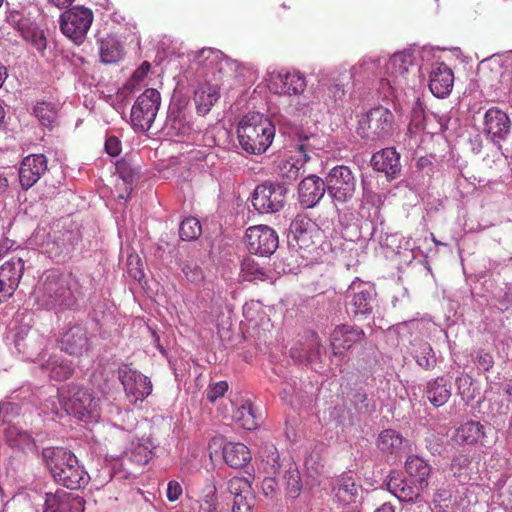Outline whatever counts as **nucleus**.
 <instances>
[{
  "label": "nucleus",
  "mask_w": 512,
  "mask_h": 512,
  "mask_svg": "<svg viewBox=\"0 0 512 512\" xmlns=\"http://www.w3.org/2000/svg\"><path fill=\"white\" fill-rule=\"evenodd\" d=\"M237 134L239 144L245 152L260 155L271 145L275 127L263 114L249 113L240 121Z\"/></svg>",
  "instance_id": "1"
},
{
  "label": "nucleus",
  "mask_w": 512,
  "mask_h": 512,
  "mask_svg": "<svg viewBox=\"0 0 512 512\" xmlns=\"http://www.w3.org/2000/svg\"><path fill=\"white\" fill-rule=\"evenodd\" d=\"M43 457L55 481L66 488L75 490L87 483V474L71 451L62 447L46 448Z\"/></svg>",
  "instance_id": "2"
},
{
  "label": "nucleus",
  "mask_w": 512,
  "mask_h": 512,
  "mask_svg": "<svg viewBox=\"0 0 512 512\" xmlns=\"http://www.w3.org/2000/svg\"><path fill=\"white\" fill-rule=\"evenodd\" d=\"M61 396L68 414L84 422H96L100 418V398L90 389L73 384Z\"/></svg>",
  "instance_id": "3"
},
{
  "label": "nucleus",
  "mask_w": 512,
  "mask_h": 512,
  "mask_svg": "<svg viewBox=\"0 0 512 512\" xmlns=\"http://www.w3.org/2000/svg\"><path fill=\"white\" fill-rule=\"evenodd\" d=\"M36 298L47 309L67 308L75 302L69 279L56 272L45 276L36 289Z\"/></svg>",
  "instance_id": "4"
},
{
  "label": "nucleus",
  "mask_w": 512,
  "mask_h": 512,
  "mask_svg": "<svg viewBox=\"0 0 512 512\" xmlns=\"http://www.w3.org/2000/svg\"><path fill=\"white\" fill-rule=\"evenodd\" d=\"M383 80L395 91L415 87L419 80V67L413 62V56L409 53L394 54L386 64Z\"/></svg>",
  "instance_id": "5"
},
{
  "label": "nucleus",
  "mask_w": 512,
  "mask_h": 512,
  "mask_svg": "<svg viewBox=\"0 0 512 512\" xmlns=\"http://www.w3.org/2000/svg\"><path fill=\"white\" fill-rule=\"evenodd\" d=\"M197 63L205 71L212 74L216 84L233 88V73L238 68V61L227 58L219 50L204 48L197 55Z\"/></svg>",
  "instance_id": "6"
},
{
  "label": "nucleus",
  "mask_w": 512,
  "mask_h": 512,
  "mask_svg": "<svg viewBox=\"0 0 512 512\" xmlns=\"http://www.w3.org/2000/svg\"><path fill=\"white\" fill-rule=\"evenodd\" d=\"M94 15L91 9L84 6H74L60 16V30L75 44L83 43L93 22Z\"/></svg>",
  "instance_id": "7"
},
{
  "label": "nucleus",
  "mask_w": 512,
  "mask_h": 512,
  "mask_svg": "<svg viewBox=\"0 0 512 512\" xmlns=\"http://www.w3.org/2000/svg\"><path fill=\"white\" fill-rule=\"evenodd\" d=\"M394 116L385 107L371 109L359 120L357 134L367 140H377L388 135L393 126Z\"/></svg>",
  "instance_id": "8"
},
{
  "label": "nucleus",
  "mask_w": 512,
  "mask_h": 512,
  "mask_svg": "<svg viewBox=\"0 0 512 512\" xmlns=\"http://www.w3.org/2000/svg\"><path fill=\"white\" fill-rule=\"evenodd\" d=\"M324 181L328 194L335 202L346 203L353 198L357 180L348 166L338 165L333 167Z\"/></svg>",
  "instance_id": "9"
},
{
  "label": "nucleus",
  "mask_w": 512,
  "mask_h": 512,
  "mask_svg": "<svg viewBox=\"0 0 512 512\" xmlns=\"http://www.w3.org/2000/svg\"><path fill=\"white\" fill-rule=\"evenodd\" d=\"M161 96L154 88L146 89L138 96L131 109L132 125L141 131H148L157 115Z\"/></svg>",
  "instance_id": "10"
},
{
  "label": "nucleus",
  "mask_w": 512,
  "mask_h": 512,
  "mask_svg": "<svg viewBox=\"0 0 512 512\" xmlns=\"http://www.w3.org/2000/svg\"><path fill=\"white\" fill-rule=\"evenodd\" d=\"M287 188L280 183L265 182L257 185L252 195V205L261 214L280 211L285 204Z\"/></svg>",
  "instance_id": "11"
},
{
  "label": "nucleus",
  "mask_w": 512,
  "mask_h": 512,
  "mask_svg": "<svg viewBox=\"0 0 512 512\" xmlns=\"http://www.w3.org/2000/svg\"><path fill=\"white\" fill-rule=\"evenodd\" d=\"M118 378L123 385L127 398L133 404L143 401L152 393L151 380L130 365H122L118 369Z\"/></svg>",
  "instance_id": "12"
},
{
  "label": "nucleus",
  "mask_w": 512,
  "mask_h": 512,
  "mask_svg": "<svg viewBox=\"0 0 512 512\" xmlns=\"http://www.w3.org/2000/svg\"><path fill=\"white\" fill-rule=\"evenodd\" d=\"M245 238L249 251L260 256H269L278 247V235L270 226H249Z\"/></svg>",
  "instance_id": "13"
},
{
  "label": "nucleus",
  "mask_w": 512,
  "mask_h": 512,
  "mask_svg": "<svg viewBox=\"0 0 512 512\" xmlns=\"http://www.w3.org/2000/svg\"><path fill=\"white\" fill-rule=\"evenodd\" d=\"M295 147L299 157L295 158L294 156H291L287 159H282L277 165L278 175L290 182L299 178V176L302 174L304 165L310 159L308 155V152L311 150L309 138L307 136L300 138L298 144H296Z\"/></svg>",
  "instance_id": "14"
},
{
  "label": "nucleus",
  "mask_w": 512,
  "mask_h": 512,
  "mask_svg": "<svg viewBox=\"0 0 512 512\" xmlns=\"http://www.w3.org/2000/svg\"><path fill=\"white\" fill-rule=\"evenodd\" d=\"M350 311L354 316L372 313L375 303V289L362 281L353 282L349 287Z\"/></svg>",
  "instance_id": "15"
},
{
  "label": "nucleus",
  "mask_w": 512,
  "mask_h": 512,
  "mask_svg": "<svg viewBox=\"0 0 512 512\" xmlns=\"http://www.w3.org/2000/svg\"><path fill=\"white\" fill-rule=\"evenodd\" d=\"M47 158L44 154L26 156L19 168V181L24 190H28L38 182L47 171Z\"/></svg>",
  "instance_id": "16"
},
{
  "label": "nucleus",
  "mask_w": 512,
  "mask_h": 512,
  "mask_svg": "<svg viewBox=\"0 0 512 512\" xmlns=\"http://www.w3.org/2000/svg\"><path fill=\"white\" fill-rule=\"evenodd\" d=\"M85 500L73 493L57 490L46 494L44 512H84Z\"/></svg>",
  "instance_id": "17"
},
{
  "label": "nucleus",
  "mask_w": 512,
  "mask_h": 512,
  "mask_svg": "<svg viewBox=\"0 0 512 512\" xmlns=\"http://www.w3.org/2000/svg\"><path fill=\"white\" fill-rule=\"evenodd\" d=\"M24 270L22 257H11L0 267V294L10 297L17 288Z\"/></svg>",
  "instance_id": "18"
},
{
  "label": "nucleus",
  "mask_w": 512,
  "mask_h": 512,
  "mask_svg": "<svg viewBox=\"0 0 512 512\" xmlns=\"http://www.w3.org/2000/svg\"><path fill=\"white\" fill-rule=\"evenodd\" d=\"M511 131L508 115L497 107L488 109L484 115V132L494 142L505 140Z\"/></svg>",
  "instance_id": "19"
},
{
  "label": "nucleus",
  "mask_w": 512,
  "mask_h": 512,
  "mask_svg": "<svg viewBox=\"0 0 512 512\" xmlns=\"http://www.w3.org/2000/svg\"><path fill=\"white\" fill-rule=\"evenodd\" d=\"M364 336V331L359 327L350 325L337 326L330 336L333 354L342 355L355 343L361 342Z\"/></svg>",
  "instance_id": "20"
},
{
  "label": "nucleus",
  "mask_w": 512,
  "mask_h": 512,
  "mask_svg": "<svg viewBox=\"0 0 512 512\" xmlns=\"http://www.w3.org/2000/svg\"><path fill=\"white\" fill-rule=\"evenodd\" d=\"M371 164L376 171L383 172L389 180H393L400 175V155L395 148H385L374 153Z\"/></svg>",
  "instance_id": "21"
},
{
  "label": "nucleus",
  "mask_w": 512,
  "mask_h": 512,
  "mask_svg": "<svg viewBox=\"0 0 512 512\" xmlns=\"http://www.w3.org/2000/svg\"><path fill=\"white\" fill-rule=\"evenodd\" d=\"M454 85V74L450 67L444 63L436 64L430 73L429 88L432 94L438 98H444L450 94Z\"/></svg>",
  "instance_id": "22"
},
{
  "label": "nucleus",
  "mask_w": 512,
  "mask_h": 512,
  "mask_svg": "<svg viewBox=\"0 0 512 512\" xmlns=\"http://www.w3.org/2000/svg\"><path fill=\"white\" fill-rule=\"evenodd\" d=\"M327 190L325 181L316 175L304 178L298 187L300 202L307 206H315L324 196Z\"/></svg>",
  "instance_id": "23"
},
{
  "label": "nucleus",
  "mask_w": 512,
  "mask_h": 512,
  "mask_svg": "<svg viewBox=\"0 0 512 512\" xmlns=\"http://www.w3.org/2000/svg\"><path fill=\"white\" fill-rule=\"evenodd\" d=\"M362 492V486L353 477L341 475L333 481L332 493L338 502L349 505L356 503Z\"/></svg>",
  "instance_id": "24"
},
{
  "label": "nucleus",
  "mask_w": 512,
  "mask_h": 512,
  "mask_svg": "<svg viewBox=\"0 0 512 512\" xmlns=\"http://www.w3.org/2000/svg\"><path fill=\"white\" fill-rule=\"evenodd\" d=\"M89 339L87 331L81 326H73L66 331L61 339V349L73 356H80L87 351Z\"/></svg>",
  "instance_id": "25"
},
{
  "label": "nucleus",
  "mask_w": 512,
  "mask_h": 512,
  "mask_svg": "<svg viewBox=\"0 0 512 512\" xmlns=\"http://www.w3.org/2000/svg\"><path fill=\"white\" fill-rule=\"evenodd\" d=\"M424 394L433 407L439 408L449 401L452 395V387L447 379L440 376L426 383Z\"/></svg>",
  "instance_id": "26"
},
{
  "label": "nucleus",
  "mask_w": 512,
  "mask_h": 512,
  "mask_svg": "<svg viewBox=\"0 0 512 512\" xmlns=\"http://www.w3.org/2000/svg\"><path fill=\"white\" fill-rule=\"evenodd\" d=\"M485 426L479 421H468L460 425L454 434V440L459 444L476 445L478 443L486 445Z\"/></svg>",
  "instance_id": "27"
},
{
  "label": "nucleus",
  "mask_w": 512,
  "mask_h": 512,
  "mask_svg": "<svg viewBox=\"0 0 512 512\" xmlns=\"http://www.w3.org/2000/svg\"><path fill=\"white\" fill-rule=\"evenodd\" d=\"M383 204L382 195L367 191L364 193L363 202L359 209L361 220L371 224H383L381 217V205Z\"/></svg>",
  "instance_id": "28"
},
{
  "label": "nucleus",
  "mask_w": 512,
  "mask_h": 512,
  "mask_svg": "<svg viewBox=\"0 0 512 512\" xmlns=\"http://www.w3.org/2000/svg\"><path fill=\"white\" fill-rule=\"evenodd\" d=\"M277 79V93L281 95H300L304 92L307 86L306 78L299 71H288L285 74H279Z\"/></svg>",
  "instance_id": "29"
},
{
  "label": "nucleus",
  "mask_w": 512,
  "mask_h": 512,
  "mask_svg": "<svg viewBox=\"0 0 512 512\" xmlns=\"http://www.w3.org/2000/svg\"><path fill=\"white\" fill-rule=\"evenodd\" d=\"M220 97L218 84L204 83L195 91V104L197 112L206 115Z\"/></svg>",
  "instance_id": "30"
},
{
  "label": "nucleus",
  "mask_w": 512,
  "mask_h": 512,
  "mask_svg": "<svg viewBox=\"0 0 512 512\" xmlns=\"http://www.w3.org/2000/svg\"><path fill=\"white\" fill-rule=\"evenodd\" d=\"M223 458L234 469L246 466L251 461V452L243 443H227L223 447Z\"/></svg>",
  "instance_id": "31"
},
{
  "label": "nucleus",
  "mask_w": 512,
  "mask_h": 512,
  "mask_svg": "<svg viewBox=\"0 0 512 512\" xmlns=\"http://www.w3.org/2000/svg\"><path fill=\"white\" fill-rule=\"evenodd\" d=\"M99 53L101 62L104 64H113L122 59L123 47L114 36L108 35L100 39Z\"/></svg>",
  "instance_id": "32"
},
{
  "label": "nucleus",
  "mask_w": 512,
  "mask_h": 512,
  "mask_svg": "<svg viewBox=\"0 0 512 512\" xmlns=\"http://www.w3.org/2000/svg\"><path fill=\"white\" fill-rule=\"evenodd\" d=\"M406 472L417 482L421 488L428 486V477L431 472L430 466L420 457L411 455L405 462Z\"/></svg>",
  "instance_id": "33"
},
{
  "label": "nucleus",
  "mask_w": 512,
  "mask_h": 512,
  "mask_svg": "<svg viewBox=\"0 0 512 512\" xmlns=\"http://www.w3.org/2000/svg\"><path fill=\"white\" fill-rule=\"evenodd\" d=\"M42 368L49 372L51 379L57 381L69 379L74 372L70 362L57 357H51L46 363L42 364Z\"/></svg>",
  "instance_id": "34"
},
{
  "label": "nucleus",
  "mask_w": 512,
  "mask_h": 512,
  "mask_svg": "<svg viewBox=\"0 0 512 512\" xmlns=\"http://www.w3.org/2000/svg\"><path fill=\"white\" fill-rule=\"evenodd\" d=\"M403 445V437L393 429L383 430L377 440L378 448L387 454H398Z\"/></svg>",
  "instance_id": "35"
},
{
  "label": "nucleus",
  "mask_w": 512,
  "mask_h": 512,
  "mask_svg": "<svg viewBox=\"0 0 512 512\" xmlns=\"http://www.w3.org/2000/svg\"><path fill=\"white\" fill-rule=\"evenodd\" d=\"M233 418L246 430H254L258 426V418L254 413L252 404L248 401L234 411Z\"/></svg>",
  "instance_id": "36"
},
{
  "label": "nucleus",
  "mask_w": 512,
  "mask_h": 512,
  "mask_svg": "<svg viewBox=\"0 0 512 512\" xmlns=\"http://www.w3.org/2000/svg\"><path fill=\"white\" fill-rule=\"evenodd\" d=\"M23 38L29 42L38 52L43 53L47 46L44 31L37 26L29 25L21 29Z\"/></svg>",
  "instance_id": "37"
},
{
  "label": "nucleus",
  "mask_w": 512,
  "mask_h": 512,
  "mask_svg": "<svg viewBox=\"0 0 512 512\" xmlns=\"http://www.w3.org/2000/svg\"><path fill=\"white\" fill-rule=\"evenodd\" d=\"M129 459L138 465H145L151 459L152 451L147 444L132 441L129 450L126 452Z\"/></svg>",
  "instance_id": "38"
},
{
  "label": "nucleus",
  "mask_w": 512,
  "mask_h": 512,
  "mask_svg": "<svg viewBox=\"0 0 512 512\" xmlns=\"http://www.w3.org/2000/svg\"><path fill=\"white\" fill-rule=\"evenodd\" d=\"M456 385L459 394L466 402L475 400V398L480 394L479 390L475 387L473 378L467 374L457 377Z\"/></svg>",
  "instance_id": "39"
},
{
  "label": "nucleus",
  "mask_w": 512,
  "mask_h": 512,
  "mask_svg": "<svg viewBox=\"0 0 512 512\" xmlns=\"http://www.w3.org/2000/svg\"><path fill=\"white\" fill-rule=\"evenodd\" d=\"M217 507V489L212 482H209L202 490L200 512H217Z\"/></svg>",
  "instance_id": "40"
},
{
  "label": "nucleus",
  "mask_w": 512,
  "mask_h": 512,
  "mask_svg": "<svg viewBox=\"0 0 512 512\" xmlns=\"http://www.w3.org/2000/svg\"><path fill=\"white\" fill-rule=\"evenodd\" d=\"M284 478L287 494L292 498L298 497L302 488L300 472L298 469L290 466L286 471Z\"/></svg>",
  "instance_id": "41"
},
{
  "label": "nucleus",
  "mask_w": 512,
  "mask_h": 512,
  "mask_svg": "<svg viewBox=\"0 0 512 512\" xmlns=\"http://www.w3.org/2000/svg\"><path fill=\"white\" fill-rule=\"evenodd\" d=\"M387 486L388 490L401 501H411L417 495L410 486L397 479L391 478Z\"/></svg>",
  "instance_id": "42"
},
{
  "label": "nucleus",
  "mask_w": 512,
  "mask_h": 512,
  "mask_svg": "<svg viewBox=\"0 0 512 512\" xmlns=\"http://www.w3.org/2000/svg\"><path fill=\"white\" fill-rule=\"evenodd\" d=\"M253 479L254 477L251 475L250 478L233 477L228 481V490L234 497L250 493L252 492Z\"/></svg>",
  "instance_id": "43"
},
{
  "label": "nucleus",
  "mask_w": 512,
  "mask_h": 512,
  "mask_svg": "<svg viewBox=\"0 0 512 512\" xmlns=\"http://www.w3.org/2000/svg\"><path fill=\"white\" fill-rule=\"evenodd\" d=\"M241 270L245 280L251 281L256 279H263L265 276L264 268L261 267L253 258L247 257L243 260Z\"/></svg>",
  "instance_id": "44"
},
{
  "label": "nucleus",
  "mask_w": 512,
  "mask_h": 512,
  "mask_svg": "<svg viewBox=\"0 0 512 512\" xmlns=\"http://www.w3.org/2000/svg\"><path fill=\"white\" fill-rule=\"evenodd\" d=\"M34 114L43 126H50L55 119L53 108L46 102L38 103L34 107Z\"/></svg>",
  "instance_id": "45"
},
{
  "label": "nucleus",
  "mask_w": 512,
  "mask_h": 512,
  "mask_svg": "<svg viewBox=\"0 0 512 512\" xmlns=\"http://www.w3.org/2000/svg\"><path fill=\"white\" fill-rule=\"evenodd\" d=\"M255 495L253 492L234 497L232 512H253Z\"/></svg>",
  "instance_id": "46"
},
{
  "label": "nucleus",
  "mask_w": 512,
  "mask_h": 512,
  "mask_svg": "<svg viewBox=\"0 0 512 512\" xmlns=\"http://www.w3.org/2000/svg\"><path fill=\"white\" fill-rule=\"evenodd\" d=\"M420 349L421 351L416 355L417 364L425 369L433 368L436 363V359L431 346L428 343H424Z\"/></svg>",
  "instance_id": "47"
},
{
  "label": "nucleus",
  "mask_w": 512,
  "mask_h": 512,
  "mask_svg": "<svg viewBox=\"0 0 512 512\" xmlns=\"http://www.w3.org/2000/svg\"><path fill=\"white\" fill-rule=\"evenodd\" d=\"M228 389L226 381H219L207 389L206 397L210 402H215L219 397H222Z\"/></svg>",
  "instance_id": "48"
},
{
  "label": "nucleus",
  "mask_w": 512,
  "mask_h": 512,
  "mask_svg": "<svg viewBox=\"0 0 512 512\" xmlns=\"http://www.w3.org/2000/svg\"><path fill=\"white\" fill-rule=\"evenodd\" d=\"M178 233L183 241H192L202 234V226H179Z\"/></svg>",
  "instance_id": "49"
},
{
  "label": "nucleus",
  "mask_w": 512,
  "mask_h": 512,
  "mask_svg": "<svg viewBox=\"0 0 512 512\" xmlns=\"http://www.w3.org/2000/svg\"><path fill=\"white\" fill-rule=\"evenodd\" d=\"M251 76V69L238 62V68L233 73L235 86L244 85L248 80H250Z\"/></svg>",
  "instance_id": "50"
},
{
  "label": "nucleus",
  "mask_w": 512,
  "mask_h": 512,
  "mask_svg": "<svg viewBox=\"0 0 512 512\" xmlns=\"http://www.w3.org/2000/svg\"><path fill=\"white\" fill-rule=\"evenodd\" d=\"M476 363L483 371H489L494 365V359L489 352L480 350L476 356Z\"/></svg>",
  "instance_id": "51"
},
{
  "label": "nucleus",
  "mask_w": 512,
  "mask_h": 512,
  "mask_svg": "<svg viewBox=\"0 0 512 512\" xmlns=\"http://www.w3.org/2000/svg\"><path fill=\"white\" fill-rule=\"evenodd\" d=\"M182 486L176 480H171L167 485V499L170 502L177 501L182 495Z\"/></svg>",
  "instance_id": "52"
},
{
  "label": "nucleus",
  "mask_w": 512,
  "mask_h": 512,
  "mask_svg": "<svg viewBox=\"0 0 512 512\" xmlns=\"http://www.w3.org/2000/svg\"><path fill=\"white\" fill-rule=\"evenodd\" d=\"M471 460L468 455L459 454L455 456L451 462V470L456 473H460L462 469L469 466Z\"/></svg>",
  "instance_id": "53"
},
{
  "label": "nucleus",
  "mask_w": 512,
  "mask_h": 512,
  "mask_svg": "<svg viewBox=\"0 0 512 512\" xmlns=\"http://www.w3.org/2000/svg\"><path fill=\"white\" fill-rule=\"evenodd\" d=\"M105 150L111 156H118L121 152V142L116 136H110L106 139Z\"/></svg>",
  "instance_id": "54"
},
{
  "label": "nucleus",
  "mask_w": 512,
  "mask_h": 512,
  "mask_svg": "<svg viewBox=\"0 0 512 512\" xmlns=\"http://www.w3.org/2000/svg\"><path fill=\"white\" fill-rule=\"evenodd\" d=\"M424 114H425L424 106L419 101V99H417V101L414 103V106L411 111L412 122H414L416 126L421 125L425 118Z\"/></svg>",
  "instance_id": "55"
},
{
  "label": "nucleus",
  "mask_w": 512,
  "mask_h": 512,
  "mask_svg": "<svg viewBox=\"0 0 512 512\" xmlns=\"http://www.w3.org/2000/svg\"><path fill=\"white\" fill-rule=\"evenodd\" d=\"M261 488H262L263 494L266 497L273 498L276 495V489H277V482H276L275 478H273V477L264 478V480L262 481Z\"/></svg>",
  "instance_id": "56"
},
{
  "label": "nucleus",
  "mask_w": 512,
  "mask_h": 512,
  "mask_svg": "<svg viewBox=\"0 0 512 512\" xmlns=\"http://www.w3.org/2000/svg\"><path fill=\"white\" fill-rule=\"evenodd\" d=\"M294 229L291 232L294 234V238L300 248L306 245L305 235L307 234V228L305 226H293Z\"/></svg>",
  "instance_id": "57"
},
{
  "label": "nucleus",
  "mask_w": 512,
  "mask_h": 512,
  "mask_svg": "<svg viewBox=\"0 0 512 512\" xmlns=\"http://www.w3.org/2000/svg\"><path fill=\"white\" fill-rule=\"evenodd\" d=\"M151 65L149 62L145 61L141 64V66L134 72L133 77L137 79L144 78L149 72Z\"/></svg>",
  "instance_id": "58"
},
{
  "label": "nucleus",
  "mask_w": 512,
  "mask_h": 512,
  "mask_svg": "<svg viewBox=\"0 0 512 512\" xmlns=\"http://www.w3.org/2000/svg\"><path fill=\"white\" fill-rule=\"evenodd\" d=\"M374 512H395V506L390 502H385L376 508Z\"/></svg>",
  "instance_id": "59"
},
{
  "label": "nucleus",
  "mask_w": 512,
  "mask_h": 512,
  "mask_svg": "<svg viewBox=\"0 0 512 512\" xmlns=\"http://www.w3.org/2000/svg\"><path fill=\"white\" fill-rule=\"evenodd\" d=\"M272 460V472L273 473H279L280 470V463H279V455L272 453L271 457H269Z\"/></svg>",
  "instance_id": "60"
},
{
  "label": "nucleus",
  "mask_w": 512,
  "mask_h": 512,
  "mask_svg": "<svg viewBox=\"0 0 512 512\" xmlns=\"http://www.w3.org/2000/svg\"><path fill=\"white\" fill-rule=\"evenodd\" d=\"M75 0H49L51 4L58 8H66L70 6Z\"/></svg>",
  "instance_id": "61"
},
{
  "label": "nucleus",
  "mask_w": 512,
  "mask_h": 512,
  "mask_svg": "<svg viewBox=\"0 0 512 512\" xmlns=\"http://www.w3.org/2000/svg\"><path fill=\"white\" fill-rule=\"evenodd\" d=\"M128 273L136 280H141L143 272L141 268H128Z\"/></svg>",
  "instance_id": "62"
},
{
  "label": "nucleus",
  "mask_w": 512,
  "mask_h": 512,
  "mask_svg": "<svg viewBox=\"0 0 512 512\" xmlns=\"http://www.w3.org/2000/svg\"><path fill=\"white\" fill-rule=\"evenodd\" d=\"M140 263H141V261L137 255L136 256L130 255L128 257L129 268H139L138 266L140 265Z\"/></svg>",
  "instance_id": "63"
},
{
  "label": "nucleus",
  "mask_w": 512,
  "mask_h": 512,
  "mask_svg": "<svg viewBox=\"0 0 512 512\" xmlns=\"http://www.w3.org/2000/svg\"><path fill=\"white\" fill-rule=\"evenodd\" d=\"M366 400H367V395L364 392H359L355 395L356 403L360 402V403L364 404L366 402Z\"/></svg>",
  "instance_id": "64"
}]
</instances>
